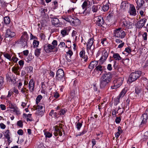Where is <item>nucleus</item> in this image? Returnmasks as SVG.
Returning <instances> with one entry per match:
<instances>
[{
  "label": "nucleus",
  "mask_w": 148,
  "mask_h": 148,
  "mask_svg": "<svg viewBox=\"0 0 148 148\" xmlns=\"http://www.w3.org/2000/svg\"><path fill=\"white\" fill-rule=\"evenodd\" d=\"M4 23L6 25L9 24L10 22V20L9 17L6 16L4 18Z\"/></svg>",
  "instance_id": "obj_35"
},
{
  "label": "nucleus",
  "mask_w": 148,
  "mask_h": 148,
  "mask_svg": "<svg viewBox=\"0 0 148 148\" xmlns=\"http://www.w3.org/2000/svg\"><path fill=\"white\" fill-rule=\"evenodd\" d=\"M120 98L118 96L116 98L114 99V106H117V105L119 103Z\"/></svg>",
  "instance_id": "obj_40"
},
{
  "label": "nucleus",
  "mask_w": 148,
  "mask_h": 148,
  "mask_svg": "<svg viewBox=\"0 0 148 148\" xmlns=\"http://www.w3.org/2000/svg\"><path fill=\"white\" fill-rule=\"evenodd\" d=\"M18 60V59L16 57H14L13 56L12 58L10 60V61L14 62H16Z\"/></svg>",
  "instance_id": "obj_58"
},
{
  "label": "nucleus",
  "mask_w": 148,
  "mask_h": 148,
  "mask_svg": "<svg viewBox=\"0 0 148 148\" xmlns=\"http://www.w3.org/2000/svg\"><path fill=\"white\" fill-rule=\"evenodd\" d=\"M64 76V72L63 70L61 69H59L56 72V77L57 79L60 81L63 78Z\"/></svg>",
  "instance_id": "obj_10"
},
{
  "label": "nucleus",
  "mask_w": 148,
  "mask_h": 148,
  "mask_svg": "<svg viewBox=\"0 0 148 148\" xmlns=\"http://www.w3.org/2000/svg\"><path fill=\"white\" fill-rule=\"evenodd\" d=\"M100 8V5H93L91 8L92 11L93 13H96L98 11Z\"/></svg>",
  "instance_id": "obj_23"
},
{
  "label": "nucleus",
  "mask_w": 148,
  "mask_h": 148,
  "mask_svg": "<svg viewBox=\"0 0 148 148\" xmlns=\"http://www.w3.org/2000/svg\"><path fill=\"white\" fill-rule=\"evenodd\" d=\"M148 114H146V112L143 114L141 118L143 119L141 123V125L145 124L147 123V115Z\"/></svg>",
  "instance_id": "obj_20"
},
{
  "label": "nucleus",
  "mask_w": 148,
  "mask_h": 148,
  "mask_svg": "<svg viewBox=\"0 0 148 148\" xmlns=\"http://www.w3.org/2000/svg\"><path fill=\"white\" fill-rule=\"evenodd\" d=\"M66 113V111L64 109H61L60 111H59L58 114L60 115H64Z\"/></svg>",
  "instance_id": "obj_53"
},
{
  "label": "nucleus",
  "mask_w": 148,
  "mask_h": 148,
  "mask_svg": "<svg viewBox=\"0 0 148 148\" xmlns=\"http://www.w3.org/2000/svg\"><path fill=\"white\" fill-rule=\"evenodd\" d=\"M94 38H91L89 39L87 43V44H90V45H93L94 42Z\"/></svg>",
  "instance_id": "obj_47"
},
{
  "label": "nucleus",
  "mask_w": 148,
  "mask_h": 148,
  "mask_svg": "<svg viewBox=\"0 0 148 148\" xmlns=\"http://www.w3.org/2000/svg\"><path fill=\"white\" fill-rule=\"evenodd\" d=\"M122 22L123 23V25L127 29H131L133 27V23L130 22L129 20L123 19L122 20Z\"/></svg>",
  "instance_id": "obj_9"
},
{
  "label": "nucleus",
  "mask_w": 148,
  "mask_h": 148,
  "mask_svg": "<svg viewBox=\"0 0 148 148\" xmlns=\"http://www.w3.org/2000/svg\"><path fill=\"white\" fill-rule=\"evenodd\" d=\"M125 51L128 53H130L131 52V50L130 47H126L125 49Z\"/></svg>",
  "instance_id": "obj_64"
},
{
  "label": "nucleus",
  "mask_w": 148,
  "mask_h": 148,
  "mask_svg": "<svg viewBox=\"0 0 148 148\" xmlns=\"http://www.w3.org/2000/svg\"><path fill=\"white\" fill-rule=\"evenodd\" d=\"M99 60V61H92L90 63L88 68L90 69H93L94 67H96L97 65Z\"/></svg>",
  "instance_id": "obj_19"
},
{
  "label": "nucleus",
  "mask_w": 148,
  "mask_h": 148,
  "mask_svg": "<svg viewBox=\"0 0 148 148\" xmlns=\"http://www.w3.org/2000/svg\"><path fill=\"white\" fill-rule=\"evenodd\" d=\"M90 2L88 0H84L82 5L81 7L84 11L83 12V13L84 14L85 13V14H89L90 13V10H87V6L88 5H90Z\"/></svg>",
  "instance_id": "obj_6"
},
{
  "label": "nucleus",
  "mask_w": 148,
  "mask_h": 148,
  "mask_svg": "<svg viewBox=\"0 0 148 148\" xmlns=\"http://www.w3.org/2000/svg\"><path fill=\"white\" fill-rule=\"evenodd\" d=\"M58 114L56 112H55L53 110H52L49 113V115L51 116L52 117H54L56 118H58Z\"/></svg>",
  "instance_id": "obj_24"
},
{
  "label": "nucleus",
  "mask_w": 148,
  "mask_h": 148,
  "mask_svg": "<svg viewBox=\"0 0 148 148\" xmlns=\"http://www.w3.org/2000/svg\"><path fill=\"white\" fill-rule=\"evenodd\" d=\"M6 78L8 81L9 82H11L14 84L16 83V81L15 79H12V78L9 75L6 76Z\"/></svg>",
  "instance_id": "obj_33"
},
{
  "label": "nucleus",
  "mask_w": 148,
  "mask_h": 148,
  "mask_svg": "<svg viewBox=\"0 0 148 148\" xmlns=\"http://www.w3.org/2000/svg\"><path fill=\"white\" fill-rule=\"evenodd\" d=\"M39 41L36 40H34L33 42V45L34 47H36V48L38 47V45H39Z\"/></svg>",
  "instance_id": "obj_44"
},
{
  "label": "nucleus",
  "mask_w": 148,
  "mask_h": 148,
  "mask_svg": "<svg viewBox=\"0 0 148 148\" xmlns=\"http://www.w3.org/2000/svg\"><path fill=\"white\" fill-rule=\"evenodd\" d=\"M35 82L33 79H31L28 84V88L30 92H33L34 90Z\"/></svg>",
  "instance_id": "obj_14"
},
{
  "label": "nucleus",
  "mask_w": 148,
  "mask_h": 148,
  "mask_svg": "<svg viewBox=\"0 0 148 148\" xmlns=\"http://www.w3.org/2000/svg\"><path fill=\"white\" fill-rule=\"evenodd\" d=\"M96 21L95 23L98 26L100 27L102 26L104 23V21L103 17L101 16H99L95 18Z\"/></svg>",
  "instance_id": "obj_8"
},
{
  "label": "nucleus",
  "mask_w": 148,
  "mask_h": 148,
  "mask_svg": "<svg viewBox=\"0 0 148 148\" xmlns=\"http://www.w3.org/2000/svg\"><path fill=\"white\" fill-rule=\"evenodd\" d=\"M118 64L117 63L116 61H114V64L113 67L115 69H117L118 68Z\"/></svg>",
  "instance_id": "obj_56"
},
{
  "label": "nucleus",
  "mask_w": 148,
  "mask_h": 148,
  "mask_svg": "<svg viewBox=\"0 0 148 148\" xmlns=\"http://www.w3.org/2000/svg\"><path fill=\"white\" fill-rule=\"evenodd\" d=\"M82 122L81 123L78 122L77 123H76V127L78 130H79L82 125Z\"/></svg>",
  "instance_id": "obj_43"
},
{
  "label": "nucleus",
  "mask_w": 148,
  "mask_h": 148,
  "mask_svg": "<svg viewBox=\"0 0 148 148\" xmlns=\"http://www.w3.org/2000/svg\"><path fill=\"white\" fill-rule=\"evenodd\" d=\"M142 90V88L140 86H137L135 88V92L136 94L138 95L141 92Z\"/></svg>",
  "instance_id": "obj_34"
},
{
  "label": "nucleus",
  "mask_w": 148,
  "mask_h": 148,
  "mask_svg": "<svg viewBox=\"0 0 148 148\" xmlns=\"http://www.w3.org/2000/svg\"><path fill=\"white\" fill-rule=\"evenodd\" d=\"M27 69V73H31L32 72L33 70V68L32 66H28L27 68H26Z\"/></svg>",
  "instance_id": "obj_49"
},
{
  "label": "nucleus",
  "mask_w": 148,
  "mask_h": 148,
  "mask_svg": "<svg viewBox=\"0 0 148 148\" xmlns=\"http://www.w3.org/2000/svg\"><path fill=\"white\" fill-rule=\"evenodd\" d=\"M71 22V23L72 25L77 26L80 23V20L76 17H75L74 18L72 17Z\"/></svg>",
  "instance_id": "obj_17"
},
{
  "label": "nucleus",
  "mask_w": 148,
  "mask_h": 148,
  "mask_svg": "<svg viewBox=\"0 0 148 148\" xmlns=\"http://www.w3.org/2000/svg\"><path fill=\"white\" fill-rule=\"evenodd\" d=\"M41 50V49L36 48L34 51L35 55L37 57H38L40 56Z\"/></svg>",
  "instance_id": "obj_32"
},
{
  "label": "nucleus",
  "mask_w": 148,
  "mask_h": 148,
  "mask_svg": "<svg viewBox=\"0 0 148 148\" xmlns=\"http://www.w3.org/2000/svg\"><path fill=\"white\" fill-rule=\"evenodd\" d=\"M3 55L5 58L8 59L10 61V60L11 56L9 54L7 53H3Z\"/></svg>",
  "instance_id": "obj_45"
},
{
  "label": "nucleus",
  "mask_w": 148,
  "mask_h": 148,
  "mask_svg": "<svg viewBox=\"0 0 148 148\" xmlns=\"http://www.w3.org/2000/svg\"><path fill=\"white\" fill-rule=\"evenodd\" d=\"M110 4L109 2L107 3L105 5H103L102 8V10L104 12H106L109 9Z\"/></svg>",
  "instance_id": "obj_30"
},
{
  "label": "nucleus",
  "mask_w": 148,
  "mask_h": 148,
  "mask_svg": "<svg viewBox=\"0 0 148 148\" xmlns=\"http://www.w3.org/2000/svg\"><path fill=\"white\" fill-rule=\"evenodd\" d=\"M114 15V12L113 11L110 12L108 16H107V18H110L112 17H113Z\"/></svg>",
  "instance_id": "obj_63"
},
{
  "label": "nucleus",
  "mask_w": 148,
  "mask_h": 148,
  "mask_svg": "<svg viewBox=\"0 0 148 148\" xmlns=\"http://www.w3.org/2000/svg\"><path fill=\"white\" fill-rule=\"evenodd\" d=\"M109 52L105 50H104L102 52V55L101 57L99 60V63L100 64H102L105 62L108 56Z\"/></svg>",
  "instance_id": "obj_11"
},
{
  "label": "nucleus",
  "mask_w": 148,
  "mask_h": 148,
  "mask_svg": "<svg viewBox=\"0 0 148 148\" xmlns=\"http://www.w3.org/2000/svg\"><path fill=\"white\" fill-rule=\"evenodd\" d=\"M29 36L26 32L25 31L22 33V35L20 39L15 41V43L21 45L22 47H27V42L29 39Z\"/></svg>",
  "instance_id": "obj_1"
},
{
  "label": "nucleus",
  "mask_w": 148,
  "mask_h": 148,
  "mask_svg": "<svg viewBox=\"0 0 148 148\" xmlns=\"http://www.w3.org/2000/svg\"><path fill=\"white\" fill-rule=\"evenodd\" d=\"M59 96V94L57 92H56L53 93V97L56 98H58Z\"/></svg>",
  "instance_id": "obj_62"
},
{
  "label": "nucleus",
  "mask_w": 148,
  "mask_h": 148,
  "mask_svg": "<svg viewBox=\"0 0 148 148\" xmlns=\"http://www.w3.org/2000/svg\"><path fill=\"white\" fill-rule=\"evenodd\" d=\"M12 88V89H10L8 92V95L7 96V97H10L13 94L14 92L13 91Z\"/></svg>",
  "instance_id": "obj_57"
},
{
  "label": "nucleus",
  "mask_w": 148,
  "mask_h": 148,
  "mask_svg": "<svg viewBox=\"0 0 148 148\" xmlns=\"http://www.w3.org/2000/svg\"><path fill=\"white\" fill-rule=\"evenodd\" d=\"M112 78V75L110 72L105 73L102 74L101 79L110 82Z\"/></svg>",
  "instance_id": "obj_7"
},
{
  "label": "nucleus",
  "mask_w": 148,
  "mask_h": 148,
  "mask_svg": "<svg viewBox=\"0 0 148 148\" xmlns=\"http://www.w3.org/2000/svg\"><path fill=\"white\" fill-rule=\"evenodd\" d=\"M110 82L101 79L100 83V88L105 89L106 88Z\"/></svg>",
  "instance_id": "obj_15"
},
{
  "label": "nucleus",
  "mask_w": 148,
  "mask_h": 148,
  "mask_svg": "<svg viewBox=\"0 0 148 148\" xmlns=\"http://www.w3.org/2000/svg\"><path fill=\"white\" fill-rule=\"evenodd\" d=\"M53 46L48 43L45 44L44 46V49L45 51L47 53H49L53 51L52 50L54 49Z\"/></svg>",
  "instance_id": "obj_13"
},
{
  "label": "nucleus",
  "mask_w": 148,
  "mask_h": 148,
  "mask_svg": "<svg viewBox=\"0 0 148 148\" xmlns=\"http://www.w3.org/2000/svg\"><path fill=\"white\" fill-rule=\"evenodd\" d=\"M104 69V67L100 65H99L95 68L94 71H100L101 73H102Z\"/></svg>",
  "instance_id": "obj_22"
},
{
  "label": "nucleus",
  "mask_w": 148,
  "mask_h": 148,
  "mask_svg": "<svg viewBox=\"0 0 148 148\" xmlns=\"http://www.w3.org/2000/svg\"><path fill=\"white\" fill-rule=\"evenodd\" d=\"M87 132V130L86 129H84L81 132L79 133L78 136H81L85 134Z\"/></svg>",
  "instance_id": "obj_59"
},
{
  "label": "nucleus",
  "mask_w": 148,
  "mask_h": 148,
  "mask_svg": "<svg viewBox=\"0 0 148 148\" xmlns=\"http://www.w3.org/2000/svg\"><path fill=\"white\" fill-rule=\"evenodd\" d=\"M63 19L66 21L71 23V19H72V17L71 16H69L68 17L64 16V18H63Z\"/></svg>",
  "instance_id": "obj_41"
},
{
  "label": "nucleus",
  "mask_w": 148,
  "mask_h": 148,
  "mask_svg": "<svg viewBox=\"0 0 148 148\" xmlns=\"http://www.w3.org/2000/svg\"><path fill=\"white\" fill-rule=\"evenodd\" d=\"M146 10L145 8H144L143 9V10H141L140 11V14L142 17H143L145 15L144 14V12H145Z\"/></svg>",
  "instance_id": "obj_60"
},
{
  "label": "nucleus",
  "mask_w": 148,
  "mask_h": 148,
  "mask_svg": "<svg viewBox=\"0 0 148 148\" xmlns=\"http://www.w3.org/2000/svg\"><path fill=\"white\" fill-rule=\"evenodd\" d=\"M32 59V56H30L29 54V56L25 60L27 62H29Z\"/></svg>",
  "instance_id": "obj_61"
},
{
  "label": "nucleus",
  "mask_w": 148,
  "mask_h": 148,
  "mask_svg": "<svg viewBox=\"0 0 148 148\" xmlns=\"http://www.w3.org/2000/svg\"><path fill=\"white\" fill-rule=\"evenodd\" d=\"M47 11L46 9L42 8L40 10V12L42 15H44L45 14V12Z\"/></svg>",
  "instance_id": "obj_51"
},
{
  "label": "nucleus",
  "mask_w": 148,
  "mask_h": 148,
  "mask_svg": "<svg viewBox=\"0 0 148 148\" xmlns=\"http://www.w3.org/2000/svg\"><path fill=\"white\" fill-rule=\"evenodd\" d=\"M127 92V89L126 88H124L123 89L118 96L120 98H122L126 93Z\"/></svg>",
  "instance_id": "obj_29"
},
{
  "label": "nucleus",
  "mask_w": 148,
  "mask_h": 148,
  "mask_svg": "<svg viewBox=\"0 0 148 148\" xmlns=\"http://www.w3.org/2000/svg\"><path fill=\"white\" fill-rule=\"evenodd\" d=\"M113 57L115 60H121L122 58L120 56L119 54L118 53H115L113 54Z\"/></svg>",
  "instance_id": "obj_26"
},
{
  "label": "nucleus",
  "mask_w": 148,
  "mask_h": 148,
  "mask_svg": "<svg viewBox=\"0 0 148 148\" xmlns=\"http://www.w3.org/2000/svg\"><path fill=\"white\" fill-rule=\"evenodd\" d=\"M42 98V97L41 95H39L37 96L36 99V104L37 105H38L39 103Z\"/></svg>",
  "instance_id": "obj_38"
},
{
  "label": "nucleus",
  "mask_w": 148,
  "mask_h": 148,
  "mask_svg": "<svg viewBox=\"0 0 148 148\" xmlns=\"http://www.w3.org/2000/svg\"><path fill=\"white\" fill-rule=\"evenodd\" d=\"M79 56L81 58L84 59V61L86 62L87 61L88 59L87 56L85 55V51L84 48H83L80 51L79 53Z\"/></svg>",
  "instance_id": "obj_16"
},
{
  "label": "nucleus",
  "mask_w": 148,
  "mask_h": 148,
  "mask_svg": "<svg viewBox=\"0 0 148 148\" xmlns=\"http://www.w3.org/2000/svg\"><path fill=\"white\" fill-rule=\"evenodd\" d=\"M17 125L19 127H22L23 126V124L22 121L19 120L18 121L17 123Z\"/></svg>",
  "instance_id": "obj_52"
},
{
  "label": "nucleus",
  "mask_w": 148,
  "mask_h": 148,
  "mask_svg": "<svg viewBox=\"0 0 148 148\" xmlns=\"http://www.w3.org/2000/svg\"><path fill=\"white\" fill-rule=\"evenodd\" d=\"M13 27H11L10 28L6 30L5 36L6 38H12L16 35V33L14 31L13 28Z\"/></svg>",
  "instance_id": "obj_5"
},
{
  "label": "nucleus",
  "mask_w": 148,
  "mask_h": 148,
  "mask_svg": "<svg viewBox=\"0 0 148 148\" xmlns=\"http://www.w3.org/2000/svg\"><path fill=\"white\" fill-rule=\"evenodd\" d=\"M4 82V78L2 76H0V89L3 88V86Z\"/></svg>",
  "instance_id": "obj_39"
},
{
  "label": "nucleus",
  "mask_w": 148,
  "mask_h": 148,
  "mask_svg": "<svg viewBox=\"0 0 148 148\" xmlns=\"http://www.w3.org/2000/svg\"><path fill=\"white\" fill-rule=\"evenodd\" d=\"M13 112H15L17 115H19L21 114L20 111L18 110L17 107H16V109H14V110H13Z\"/></svg>",
  "instance_id": "obj_46"
},
{
  "label": "nucleus",
  "mask_w": 148,
  "mask_h": 148,
  "mask_svg": "<svg viewBox=\"0 0 148 148\" xmlns=\"http://www.w3.org/2000/svg\"><path fill=\"white\" fill-rule=\"evenodd\" d=\"M114 36L121 39L125 37L126 34L125 32L123 31L121 28L116 29L114 31Z\"/></svg>",
  "instance_id": "obj_3"
},
{
  "label": "nucleus",
  "mask_w": 148,
  "mask_h": 148,
  "mask_svg": "<svg viewBox=\"0 0 148 148\" xmlns=\"http://www.w3.org/2000/svg\"><path fill=\"white\" fill-rule=\"evenodd\" d=\"M144 3L145 2L143 0H137V6L136 7V8L137 12L140 8H142Z\"/></svg>",
  "instance_id": "obj_18"
},
{
  "label": "nucleus",
  "mask_w": 148,
  "mask_h": 148,
  "mask_svg": "<svg viewBox=\"0 0 148 148\" xmlns=\"http://www.w3.org/2000/svg\"><path fill=\"white\" fill-rule=\"evenodd\" d=\"M69 29V28H67V27L64 28V29L61 30V33L62 35V36L64 37L65 36L67 35L68 34L67 30Z\"/></svg>",
  "instance_id": "obj_25"
},
{
  "label": "nucleus",
  "mask_w": 148,
  "mask_h": 148,
  "mask_svg": "<svg viewBox=\"0 0 148 148\" xmlns=\"http://www.w3.org/2000/svg\"><path fill=\"white\" fill-rule=\"evenodd\" d=\"M123 81V79L121 78L115 79L113 81L112 85L111 87V88L113 89L119 88L122 84Z\"/></svg>",
  "instance_id": "obj_4"
},
{
  "label": "nucleus",
  "mask_w": 148,
  "mask_h": 148,
  "mask_svg": "<svg viewBox=\"0 0 148 148\" xmlns=\"http://www.w3.org/2000/svg\"><path fill=\"white\" fill-rule=\"evenodd\" d=\"M136 14V10L134 6L133 5L131 8L130 14L132 16H135Z\"/></svg>",
  "instance_id": "obj_27"
},
{
  "label": "nucleus",
  "mask_w": 148,
  "mask_h": 148,
  "mask_svg": "<svg viewBox=\"0 0 148 148\" xmlns=\"http://www.w3.org/2000/svg\"><path fill=\"white\" fill-rule=\"evenodd\" d=\"M51 22L53 25L56 27H58L59 26V21L58 18H54L51 20Z\"/></svg>",
  "instance_id": "obj_21"
},
{
  "label": "nucleus",
  "mask_w": 148,
  "mask_h": 148,
  "mask_svg": "<svg viewBox=\"0 0 148 148\" xmlns=\"http://www.w3.org/2000/svg\"><path fill=\"white\" fill-rule=\"evenodd\" d=\"M44 135L45 136L46 138H50L52 136V134L48 132H46L44 133Z\"/></svg>",
  "instance_id": "obj_42"
},
{
  "label": "nucleus",
  "mask_w": 148,
  "mask_h": 148,
  "mask_svg": "<svg viewBox=\"0 0 148 148\" xmlns=\"http://www.w3.org/2000/svg\"><path fill=\"white\" fill-rule=\"evenodd\" d=\"M106 40L107 39L106 38H103L101 39V43L103 46H106V44L107 43Z\"/></svg>",
  "instance_id": "obj_50"
},
{
  "label": "nucleus",
  "mask_w": 148,
  "mask_h": 148,
  "mask_svg": "<svg viewBox=\"0 0 148 148\" xmlns=\"http://www.w3.org/2000/svg\"><path fill=\"white\" fill-rule=\"evenodd\" d=\"M10 131L9 130H7L5 132V134H4V135L5 136V137L6 138H8V139H9V137L10 136Z\"/></svg>",
  "instance_id": "obj_48"
},
{
  "label": "nucleus",
  "mask_w": 148,
  "mask_h": 148,
  "mask_svg": "<svg viewBox=\"0 0 148 148\" xmlns=\"http://www.w3.org/2000/svg\"><path fill=\"white\" fill-rule=\"evenodd\" d=\"M128 4L127 1H125L122 2L121 5V8L123 9H125V8L127 6V4Z\"/></svg>",
  "instance_id": "obj_37"
},
{
  "label": "nucleus",
  "mask_w": 148,
  "mask_h": 148,
  "mask_svg": "<svg viewBox=\"0 0 148 148\" xmlns=\"http://www.w3.org/2000/svg\"><path fill=\"white\" fill-rule=\"evenodd\" d=\"M19 69V67L18 66H14L12 68V71L14 72L15 74H18V72Z\"/></svg>",
  "instance_id": "obj_36"
},
{
  "label": "nucleus",
  "mask_w": 148,
  "mask_h": 148,
  "mask_svg": "<svg viewBox=\"0 0 148 148\" xmlns=\"http://www.w3.org/2000/svg\"><path fill=\"white\" fill-rule=\"evenodd\" d=\"M52 45L54 47V48L55 49L54 51L57 52L58 50V48L56 46L57 45V41L56 40H54L52 42Z\"/></svg>",
  "instance_id": "obj_31"
},
{
  "label": "nucleus",
  "mask_w": 148,
  "mask_h": 148,
  "mask_svg": "<svg viewBox=\"0 0 148 148\" xmlns=\"http://www.w3.org/2000/svg\"><path fill=\"white\" fill-rule=\"evenodd\" d=\"M66 55H69L70 58H71V56L73 55V53L72 51L71 50H69H69L68 51H67L66 52Z\"/></svg>",
  "instance_id": "obj_54"
},
{
  "label": "nucleus",
  "mask_w": 148,
  "mask_h": 148,
  "mask_svg": "<svg viewBox=\"0 0 148 148\" xmlns=\"http://www.w3.org/2000/svg\"><path fill=\"white\" fill-rule=\"evenodd\" d=\"M147 21L145 18L141 19L137 22L136 25V27L139 29H141L145 25Z\"/></svg>",
  "instance_id": "obj_12"
},
{
  "label": "nucleus",
  "mask_w": 148,
  "mask_h": 148,
  "mask_svg": "<svg viewBox=\"0 0 148 148\" xmlns=\"http://www.w3.org/2000/svg\"><path fill=\"white\" fill-rule=\"evenodd\" d=\"M121 120V119L120 117H117L115 120V122L117 124L119 123Z\"/></svg>",
  "instance_id": "obj_55"
},
{
  "label": "nucleus",
  "mask_w": 148,
  "mask_h": 148,
  "mask_svg": "<svg viewBox=\"0 0 148 148\" xmlns=\"http://www.w3.org/2000/svg\"><path fill=\"white\" fill-rule=\"evenodd\" d=\"M141 74V72L140 71H137L132 73L129 77V81L132 82L136 80L139 78Z\"/></svg>",
  "instance_id": "obj_2"
},
{
  "label": "nucleus",
  "mask_w": 148,
  "mask_h": 148,
  "mask_svg": "<svg viewBox=\"0 0 148 148\" xmlns=\"http://www.w3.org/2000/svg\"><path fill=\"white\" fill-rule=\"evenodd\" d=\"M140 81L141 83H142L144 86L147 85L148 82V79L144 77H141L140 79Z\"/></svg>",
  "instance_id": "obj_28"
}]
</instances>
